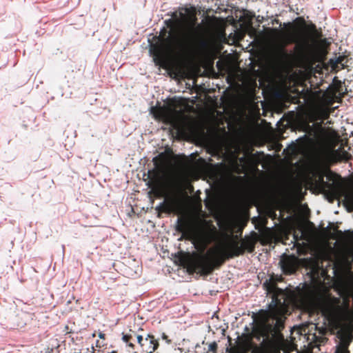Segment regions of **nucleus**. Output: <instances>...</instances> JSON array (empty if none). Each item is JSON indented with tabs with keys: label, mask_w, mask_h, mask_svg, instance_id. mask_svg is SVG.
Masks as SVG:
<instances>
[{
	"label": "nucleus",
	"mask_w": 353,
	"mask_h": 353,
	"mask_svg": "<svg viewBox=\"0 0 353 353\" xmlns=\"http://www.w3.org/2000/svg\"><path fill=\"white\" fill-rule=\"evenodd\" d=\"M129 338H130L129 335L123 334V336H122V340H123V342L128 343V341L129 340Z\"/></svg>",
	"instance_id": "9b49d317"
},
{
	"label": "nucleus",
	"mask_w": 353,
	"mask_h": 353,
	"mask_svg": "<svg viewBox=\"0 0 353 353\" xmlns=\"http://www.w3.org/2000/svg\"><path fill=\"white\" fill-rule=\"evenodd\" d=\"M99 338L103 339V338H104L105 334L103 333H99Z\"/></svg>",
	"instance_id": "a211bd4d"
},
{
	"label": "nucleus",
	"mask_w": 353,
	"mask_h": 353,
	"mask_svg": "<svg viewBox=\"0 0 353 353\" xmlns=\"http://www.w3.org/2000/svg\"><path fill=\"white\" fill-rule=\"evenodd\" d=\"M350 254H351V257H352V259L353 261V251L352 250H350Z\"/></svg>",
	"instance_id": "aec40b11"
},
{
	"label": "nucleus",
	"mask_w": 353,
	"mask_h": 353,
	"mask_svg": "<svg viewBox=\"0 0 353 353\" xmlns=\"http://www.w3.org/2000/svg\"><path fill=\"white\" fill-rule=\"evenodd\" d=\"M163 205V203H160L159 208ZM157 209H159V207H157Z\"/></svg>",
	"instance_id": "b1692460"
},
{
	"label": "nucleus",
	"mask_w": 353,
	"mask_h": 353,
	"mask_svg": "<svg viewBox=\"0 0 353 353\" xmlns=\"http://www.w3.org/2000/svg\"><path fill=\"white\" fill-rule=\"evenodd\" d=\"M323 313L334 321L339 330L336 332V345L334 353H350L348 346L353 339V310L339 301H327L323 307Z\"/></svg>",
	"instance_id": "f03ea898"
},
{
	"label": "nucleus",
	"mask_w": 353,
	"mask_h": 353,
	"mask_svg": "<svg viewBox=\"0 0 353 353\" xmlns=\"http://www.w3.org/2000/svg\"><path fill=\"white\" fill-rule=\"evenodd\" d=\"M289 23H284L283 26H286L287 25H288Z\"/></svg>",
	"instance_id": "393cba45"
},
{
	"label": "nucleus",
	"mask_w": 353,
	"mask_h": 353,
	"mask_svg": "<svg viewBox=\"0 0 353 353\" xmlns=\"http://www.w3.org/2000/svg\"><path fill=\"white\" fill-rule=\"evenodd\" d=\"M137 343H138L139 344H140L141 345H142V343H141V342H142V341H143V337H142V336H141V335H138V336H137Z\"/></svg>",
	"instance_id": "4468645a"
},
{
	"label": "nucleus",
	"mask_w": 353,
	"mask_h": 353,
	"mask_svg": "<svg viewBox=\"0 0 353 353\" xmlns=\"http://www.w3.org/2000/svg\"><path fill=\"white\" fill-rule=\"evenodd\" d=\"M350 241L353 243V232L350 234Z\"/></svg>",
	"instance_id": "dca6fc26"
},
{
	"label": "nucleus",
	"mask_w": 353,
	"mask_h": 353,
	"mask_svg": "<svg viewBox=\"0 0 353 353\" xmlns=\"http://www.w3.org/2000/svg\"><path fill=\"white\" fill-rule=\"evenodd\" d=\"M346 199L349 204L353 207V194L351 196L347 197Z\"/></svg>",
	"instance_id": "9d476101"
},
{
	"label": "nucleus",
	"mask_w": 353,
	"mask_h": 353,
	"mask_svg": "<svg viewBox=\"0 0 353 353\" xmlns=\"http://www.w3.org/2000/svg\"><path fill=\"white\" fill-rule=\"evenodd\" d=\"M23 307L21 308V310L23 311L24 312L26 313H28V314H33V312L32 311H30V310H28V308H26V305L25 303H23Z\"/></svg>",
	"instance_id": "1a4fd4ad"
},
{
	"label": "nucleus",
	"mask_w": 353,
	"mask_h": 353,
	"mask_svg": "<svg viewBox=\"0 0 353 353\" xmlns=\"http://www.w3.org/2000/svg\"><path fill=\"white\" fill-rule=\"evenodd\" d=\"M339 154V150H336V151H334V154H334V156H336V155H338Z\"/></svg>",
	"instance_id": "6ab92c4d"
},
{
	"label": "nucleus",
	"mask_w": 353,
	"mask_h": 353,
	"mask_svg": "<svg viewBox=\"0 0 353 353\" xmlns=\"http://www.w3.org/2000/svg\"><path fill=\"white\" fill-rule=\"evenodd\" d=\"M128 345H129L130 347H133V344H132V343H129V344H128Z\"/></svg>",
	"instance_id": "4be33fe9"
},
{
	"label": "nucleus",
	"mask_w": 353,
	"mask_h": 353,
	"mask_svg": "<svg viewBox=\"0 0 353 353\" xmlns=\"http://www.w3.org/2000/svg\"><path fill=\"white\" fill-rule=\"evenodd\" d=\"M339 61H340V58L339 57V58H337V59H336L335 63H339Z\"/></svg>",
	"instance_id": "412c9836"
},
{
	"label": "nucleus",
	"mask_w": 353,
	"mask_h": 353,
	"mask_svg": "<svg viewBox=\"0 0 353 353\" xmlns=\"http://www.w3.org/2000/svg\"><path fill=\"white\" fill-rule=\"evenodd\" d=\"M181 19L177 18L176 12L172 14L176 19V25L172 19L165 21L170 30L166 35V30L163 28L161 34L157 38L155 43L150 44V52L154 59H161L166 54H180L194 46L198 42L205 45V42L201 39L203 27L196 24L194 20H191L182 25V19L185 18L183 13L180 12Z\"/></svg>",
	"instance_id": "f257e3e1"
},
{
	"label": "nucleus",
	"mask_w": 353,
	"mask_h": 353,
	"mask_svg": "<svg viewBox=\"0 0 353 353\" xmlns=\"http://www.w3.org/2000/svg\"><path fill=\"white\" fill-rule=\"evenodd\" d=\"M182 228H183V227H182L181 225H178V228H177V230H178L179 231H181V232H183V229Z\"/></svg>",
	"instance_id": "f3484780"
},
{
	"label": "nucleus",
	"mask_w": 353,
	"mask_h": 353,
	"mask_svg": "<svg viewBox=\"0 0 353 353\" xmlns=\"http://www.w3.org/2000/svg\"><path fill=\"white\" fill-rule=\"evenodd\" d=\"M148 338L150 339V343L151 345H152V350L149 352H147V353H152V352L154 351L157 348L158 343H154V336H151V335L148 334L147 336V337L145 338V341H147Z\"/></svg>",
	"instance_id": "6e6552de"
},
{
	"label": "nucleus",
	"mask_w": 353,
	"mask_h": 353,
	"mask_svg": "<svg viewBox=\"0 0 353 353\" xmlns=\"http://www.w3.org/2000/svg\"><path fill=\"white\" fill-rule=\"evenodd\" d=\"M333 273H334V274H336V270H334V269L333 270Z\"/></svg>",
	"instance_id": "5701e85b"
},
{
	"label": "nucleus",
	"mask_w": 353,
	"mask_h": 353,
	"mask_svg": "<svg viewBox=\"0 0 353 353\" xmlns=\"http://www.w3.org/2000/svg\"><path fill=\"white\" fill-rule=\"evenodd\" d=\"M321 112H322L323 116L325 117H327L329 114L328 112L325 110H323Z\"/></svg>",
	"instance_id": "2eb2a0df"
},
{
	"label": "nucleus",
	"mask_w": 353,
	"mask_h": 353,
	"mask_svg": "<svg viewBox=\"0 0 353 353\" xmlns=\"http://www.w3.org/2000/svg\"><path fill=\"white\" fill-rule=\"evenodd\" d=\"M294 43L295 49L301 53L307 52L310 48L307 36L302 34L300 37L288 35L281 43H276L273 50L274 57L279 61H284L289 58V54L285 50V46L288 43Z\"/></svg>",
	"instance_id": "39448f33"
},
{
	"label": "nucleus",
	"mask_w": 353,
	"mask_h": 353,
	"mask_svg": "<svg viewBox=\"0 0 353 353\" xmlns=\"http://www.w3.org/2000/svg\"><path fill=\"white\" fill-rule=\"evenodd\" d=\"M280 264L282 270L287 274H291L294 271V267L292 263L289 260H281Z\"/></svg>",
	"instance_id": "0eeeda50"
},
{
	"label": "nucleus",
	"mask_w": 353,
	"mask_h": 353,
	"mask_svg": "<svg viewBox=\"0 0 353 353\" xmlns=\"http://www.w3.org/2000/svg\"><path fill=\"white\" fill-rule=\"evenodd\" d=\"M268 292L272 293L271 302L263 314V323L268 331L277 334L284 327L286 312L284 297L279 298V295L284 296L282 289L277 288L271 281L266 280L264 283Z\"/></svg>",
	"instance_id": "7ed1b4c3"
},
{
	"label": "nucleus",
	"mask_w": 353,
	"mask_h": 353,
	"mask_svg": "<svg viewBox=\"0 0 353 353\" xmlns=\"http://www.w3.org/2000/svg\"><path fill=\"white\" fill-rule=\"evenodd\" d=\"M216 347V345L215 343H213L209 345V350H212V351L215 350Z\"/></svg>",
	"instance_id": "ddd939ff"
},
{
	"label": "nucleus",
	"mask_w": 353,
	"mask_h": 353,
	"mask_svg": "<svg viewBox=\"0 0 353 353\" xmlns=\"http://www.w3.org/2000/svg\"><path fill=\"white\" fill-rule=\"evenodd\" d=\"M187 232L189 233L190 236H191L192 239H193L194 240H195L196 239H197V235L194 233H193L191 231H187Z\"/></svg>",
	"instance_id": "f8f14e48"
},
{
	"label": "nucleus",
	"mask_w": 353,
	"mask_h": 353,
	"mask_svg": "<svg viewBox=\"0 0 353 353\" xmlns=\"http://www.w3.org/2000/svg\"><path fill=\"white\" fill-rule=\"evenodd\" d=\"M189 269L193 272L208 274L211 272L212 267L210 259L207 255H199L190 261Z\"/></svg>",
	"instance_id": "423d86ee"
},
{
	"label": "nucleus",
	"mask_w": 353,
	"mask_h": 353,
	"mask_svg": "<svg viewBox=\"0 0 353 353\" xmlns=\"http://www.w3.org/2000/svg\"><path fill=\"white\" fill-rule=\"evenodd\" d=\"M310 172L313 176L319 177L317 183L321 190L332 196L338 194L341 184L339 176L327 169V157L318 155L314 158L310 165Z\"/></svg>",
	"instance_id": "20e7f679"
}]
</instances>
